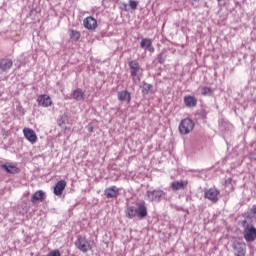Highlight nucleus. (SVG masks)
<instances>
[{
    "instance_id": "1",
    "label": "nucleus",
    "mask_w": 256,
    "mask_h": 256,
    "mask_svg": "<svg viewBox=\"0 0 256 256\" xmlns=\"http://www.w3.org/2000/svg\"><path fill=\"white\" fill-rule=\"evenodd\" d=\"M244 231L243 237L247 243H253L256 239V228L252 224H247V221H243Z\"/></svg>"
},
{
    "instance_id": "2",
    "label": "nucleus",
    "mask_w": 256,
    "mask_h": 256,
    "mask_svg": "<svg viewBox=\"0 0 256 256\" xmlns=\"http://www.w3.org/2000/svg\"><path fill=\"white\" fill-rule=\"evenodd\" d=\"M167 193H165L161 189H155V190H148L147 191V198L148 201L151 203H161L163 199H166Z\"/></svg>"
},
{
    "instance_id": "3",
    "label": "nucleus",
    "mask_w": 256,
    "mask_h": 256,
    "mask_svg": "<svg viewBox=\"0 0 256 256\" xmlns=\"http://www.w3.org/2000/svg\"><path fill=\"white\" fill-rule=\"evenodd\" d=\"M195 129V122L191 118H184L179 124L181 135H189Z\"/></svg>"
},
{
    "instance_id": "4",
    "label": "nucleus",
    "mask_w": 256,
    "mask_h": 256,
    "mask_svg": "<svg viewBox=\"0 0 256 256\" xmlns=\"http://www.w3.org/2000/svg\"><path fill=\"white\" fill-rule=\"evenodd\" d=\"M75 247L81 251L82 253H87L88 251H91V242L87 240V238L79 235L77 237V240L75 241Z\"/></svg>"
},
{
    "instance_id": "5",
    "label": "nucleus",
    "mask_w": 256,
    "mask_h": 256,
    "mask_svg": "<svg viewBox=\"0 0 256 256\" xmlns=\"http://www.w3.org/2000/svg\"><path fill=\"white\" fill-rule=\"evenodd\" d=\"M232 248L235 256H245L247 254V244L243 241L234 240Z\"/></svg>"
},
{
    "instance_id": "6",
    "label": "nucleus",
    "mask_w": 256,
    "mask_h": 256,
    "mask_svg": "<svg viewBox=\"0 0 256 256\" xmlns=\"http://www.w3.org/2000/svg\"><path fill=\"white\" fill-rule=\"evenodd\" d=\"M11 67H13V60L11 58L0 59V75H7Z\"/></svg>"
},
{
    "instance_id": "7",
    "label": "nucleus",
    "mask_w": 256,
    "mask_h": 256,
    "mask_svg": "<svg viewBox=\"0 0 256 256\" xmlns=\"http://www.w3.org/2000/svg\"><path fill=\"white\" fill-rule=\"evenodd\" d=\"M219 193L220 192L217 188H210L205 191L204 197L209 201H212V203H217V201H219Z\"/></svg>"
},
{
    "instance_id": "8",
    "label": "nucleus",
    "mask_w": 256,
    "mask_h": 256,
    "mask_svg": "<svg viewBox=\"0 0 256 256\" xmlns=\"http://www.w3.org/2000/svg\"><path fill=\"white\" fill-rule=\"evenodd\" d=\"M136 205H137V208H136L137 217H139L140 219H145V217H147L148 215L147 204L145 203V201H142V202H138Z\"/></svg>"
},
{
    "instance_id": "9",
    "label": "nucleus",
    "mask_w": 256,
    "mask_h": 256,
    "mask_svg": "<svg viewBox=\"0 0 256 256\" xmlns=\"http://www.w3.org/2000/svg\"><path fill=\"white\" fill-rule=\"evenodd\" d=\"M23 135H24L25 139H27V141H29V143H32V145L34 143H37V133H35V131L33 129L24 128Z\"/></svg>"
},
{
    "instance_id": "10",
    "label": "nucleus",
    "mask_w": 256,
    "mask_h": 256,
    "mask_svg": "<svg viewBox=\"0 0 256 256\" xmlns=\"http://www.w3.org/2000/svg\"><path fill=\"white\" fill-rule=\"evenodd\" d=\"M66 187H67V182L65 180L58 181L54 186V190H53L54 195H56V197H61Z\"/></svg>"
},
{
    "instance_id": "11",
    "label": "nucleus",
    "mask_w": 256,
    "mask_h": 256,
    "mask_svg": "<svg viewBox=\"0 0 256 256\" xmlns=\"http://www.w3.org/2000/svg\"><path fill=\"white\" fill-rule=\"evenodd\" d=\"M104 195L107 199H117L119 197V188L117 186H111L104 190Z\"/></svg>"
},
{
    "instance_id": "12",
    "label": "nucleus",
    "mask_w": 256,
    "mask_h": 256,
    "mask_svg": "<svg viewBox=\"0 0 256 256\" xmlns=\"http://www.w3.org/2000/svg\"><path fill=\"white\" fill-rule=\"evenodd\" d=\"M130 67V75L131 77H137L139 75V71H141V66L137 60H131L128 62Z\"/></svg>"
},
{
    "instance_id": "13",
    "label": "nucleus",
    "mask_w": 256,
    "mask_h": 256,
    "mask_svg": "<svg viewBox=\"0 0 256 256\" xmlns=\"http://www.w3.org/2000/svg\"><path fill=\"white\" fill-rule=\"evenodd\" d=\"M118 101H121L122 103H131V92L127 90H121L117 92Z\"/></svg>"
},
{
    "instance_id": "14",
    "label": "nucleus",
    "mask_w": 256,
    "mask_h": 256,
    "mask_svg": "<svg viewBox=\"0 0 256 256\" xmlns=\"http://www.w3.org/2000/svg\"><path fill=\"white\" fill-rule=\"evenodd\" d=\"M141 49H145V51H149L150 53H153L155 51V48L153 47V41L149 38H143L140 42Z\"/></svg>"
},
{
    "instance_id": "15",
    "label": "nucleus",
    "mask_w": 256,
    "mask_h": 256,
    "mask_svg": "<svg viewBox=\"0 0 256 256\" xmlns=\"http://www.w3.org/2000/svg\"><path fill=\"white\" fill-rule=\"evenodd\" d=\"M183 101H184V105L189 109H192L193 107H197V98L195 96L186 95L184 96Z\"/></svg>"
},
{
    "instance_id": "16",
    "label": "nucleus",
    "mask_w": 256,
    "mask_h": 256,
    "mask_svg": "<svg viewBox=\"0 0 256 256\" xmlns=\"http://www.w3.org/2000/svg\"><path fill=\"white\" fill-rule=\"evenodd\" d=\"M38 105L40 107H51L52 101L51 97L47 95H41L37 98Z\"/></svg>"
},
{
    "instance_id": "17",
    "label": "nucleus",
    "mask_w": 256,
    "mask_h": 256,
    "mask_svg": "<svg viewBox=\"0 0 256 256\" xmlns=\"http://www.w3.org/2000/svg\"><path fill=\"white\" fill-rule=\"evenodd\" d=\"M189 185V182L185 180L174 181L171 183L172 191H180V189H185Z\"/></svg>"
},
{
    "instance_id": "18",
    "label": "nucleus",
    "mask_w": 256,
    "mask_h": 256,
    "mask_svg": "<svg viewBox=\"0 0 256 256\" xmlns=\"http://www.w3.org/2000/svg\"><path fill=\"white\" fill-rule=\"evenodd\" d=\"M84 27L86 29H90V30L96 29L97 28V20L91 16L85 18L84 19Z\"/></svg>"
},
{
    "instance_id": "19",
    "label": "nucleus",
    "mask_w": 256,
    "mask_h": 256,
    "mask_svg": "<svg viewBox=\"0 0 256 256\" xmlns=\"http://www.w3.org/2000/svg\"><path fill=\"white\" fill-rule=\"evenodd\" d=\"M72 98L75 101H85V92L81 88H77L72 92Z\"/></svg>"
},
{
    "instance_id": "20",
    "label": "nucleus",
    "mask_w": 256,
    "mask_h": 256,
    "mask_svg": "<svg viewBox=\"0 0 256 256\" xmlns=\"http://www.w3.org/2000/svg\"><path fill=\"white\" fill-rule=\"evenodd\" d=\"M44 200H45V192H43L42 190L36 191L31 197V201L33 203H37V201H44Z\"/></svg>"
},
{
    "instance_id": "21",
    "label": "nucleus",
    "mask_w": 256,
    "mask_h": 256,
    "mask_svg": "<svg viewBox=\"0 0 256 256\" xmlns=\"http://www.w3.org/2000/svg\"><path fill=\"white\" fill-rule=\"evenodd\" d=\"M125 213L128 219H135L137 217V208L135 206H127Z\"/></svg>"
},
{
    "instance_id": "22",
    "label": "nucleus",
    "mask_w": 256,
    "mask_h": 256,
    "mask_svg": "<svg viewBox=\"0 0 256 256\" xmlns=\"http://www.w3.org/2000/svg\"><path fill=\"white\" fill-rule=\"evenodd\" d=\"M142 89V95H149V93H153V85L147 82H142L140 86Z\"/></svg>"
},
{
    "instance_id": "23",
    "label": "nucleus",
    "mask_w": 256,
    "mask_h": 256,
    "mask_svg": "<svg viewBox=\"0 0 256 256\" xmlns=\"http://www.w3.org/2000/svg\"><path fill=\"white\" fill-rule=\"evenodd\" d=\"M70 39H72L73 41H79V39H81V32L77 30H71Z\"/></svg>"
},
{
    "instance_id": "24",
    "label": "nucleus",
    "mask_w": 256,
    "mask_h": 256,
    "mask_svg": "<svg viewBox=\"0 0 256 256\" xmlns=\"http://www.w3.org/2000/svg\"><path fill=\"white\" fill-rule=\"evenodd\" d=\"M157 60H158V63L163 65V63H165V61L167 60V53L165 52L159 53L157 56Z\"/></svg>"
},
{
    "instance_id": "25",
    "label": "nucleus",
    "mask_w": 256,
    "mask_h": 256,
    "mask_svg": "<svg viewBox=\"0 0 256 256\" xmlns=\"http://www.w3.org/2000/svg\"><path fill=\"white\" fill-rule=\"evenodd\" d=\"M128 5L132 11H137V7L139 6V1L137 0H129Z\"/></svg>"
},
{
    "instance_id": "26",
    "label": "nucleus",
    "mask_w": 256,
    "mask_h": 256,
    "mask_svg": "<svg viewBox=\"0 0 256 256\" xmlns=\"http://www.w3.org/2000/svg\"><path fill=\"white\" fill-rule=\"evenodd\" d=\"M248 217L250 219H256V206L255 205L249 210Z\"/></svg>"
},
{
    "instance_id": "27",
    "label": "nucleus",
    "mask_w": 256,
    "mask_h": 256,
    "mask_svg": "<svg viewBox=\"0 0 256 256\" xmlns=\"http://www.w3.org/2000/svg\"><path fill=\"white\" fill-rule=\"evenodd\" d=\"M66 121H67V116L62 115L58 118L57 123H58L59 127H63V125H65Z\"/></svg>"
},
{
    "instance_id": "28",
    "label": "nucleus",
    "mask_w": 256,
    "mask_h": 256,
    "mask_svg": "<svg viewBox=\"0 0 256 256\" xmlns=\"http://www.w3.org/2000/svg\"><path fill=\"white\" fill-rule=\"evenodd\" d=\"M46 256H61V252L59 250H52L50 253H48Z\"/></svg>"
},
{
    "instance_id": "29",
    "label": "nucleus",
    "mask_w": 256,
    "mask_h": 256,
    "mask_svg": "<svg viewBox=\"0 0 256 256\" xmlns=\"http://www.w3.org/2000/svg\"><path fill=\"white\" fill-rule=\"evenodd\" d=\"M199 115L201 119H207V111L205 109L201 110Z\"/></svg>"
},
{
    "instance_id": "30",
    "label": "nucleus",
    "mask_w": 256,
    "mask_h": 256,
    "mask_svg": "<svg viewBox=\"0 0 256 256\" xmlns=\"http://www.w3.org/2000/svg\"><path fill=\"white\" fill-rule=\"evenodd\" d=\"M129 5H127V3H122L120 9H122V11H129Z\"/></svg>"
},
{
    "instance_id": "31",
    "label": "nucleus",
    "mask_w": 256,
    "mask_h": 256,
    "mask_svg": "<svg viewBox=\"0 0 256 256\" xmlns=\"http://www.w3.org/2000/svg\"><path fill=\"white\" fill-rule=\"evenodd\" d=\"M231 183H233V178H228L225 180V187H229V185H231Z\"/></svg>"
},
{
    "instance_id": "32",
    "label": "nucleus",
    "mask_w": 256,
    "mask_h": 256,
    "mask_svg": "<svg viewBox=\"0 0 256 256\" xmlns=\"http://www.w3.org/2000/svg\"><path fill=\"white\" fill-rule=\"evenodd\" d=\"M207 91H211V89H209V88L205 87V88H204L203 95H207Z\"/></svg>"
},
{
    "instance_id": "33",
    "label": "nucleus",
    "mask_w": 256,
    "mask_h": 256,
    "mask_svg": "<svg viewBox=\"0 0 256 256\" xmlns=\"http://www.w3.org/2000/svg\"><path fill=\"white\" fill-rule=\"evenodd\" d=\"M89 133H93V126H88Z\"/></svg>"
}]
</instances>
